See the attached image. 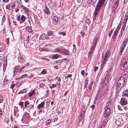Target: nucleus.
I'll use <instances>...</instances> for the list:
<instances>
[{
    "label": "nucleus",
    "instance_id": "nucleus-37",
    "mask_svg": "<svg viewBox=\"0 0 128 128\" xmlns=\"http://www.w3.org/2000/svg\"><path fill=\"white\" fill-rule=\"evenodd\" d=\"M19 105H20V108H22V106L23 105V102H20L19 104Z\"/></svg>",
    "mask_w": 128,
    "mask_h": 128
},
{
    "label": "nucleus",
    "instance_id": "nucleus-9",
    "mask_svg": "<svg viewBox=\"0 0 128 128\" xmlns=\"http://www.w3.org/2000/svg\"><path fill=\"white\" fill-rule=\"evenodd\" d=\"M112 68H110V69L108 70V71H106V76H105V78L106 79H109V78L110 77V70H111Z\"/></svg>",
    "mask_w": 128,
    "mask_h": 128
},
{
    "label": "nucleus",
    "instance_id": "nucleus-15",
    "mask_svg": "<svg viewBox=\"0 0 128 128\" xmlns=\"http://www.w3.org/2000/svg\"><path fill=\"white\" fill-rule=\"evenodd\" d=\"M85 113L84 111L83 110H82L80 112V115L79 116V119L81 120L83 118L84 115Z\"/></svg>",
    "mask_w": 128,
    "mask_h": 128
},
{
    "label": "nucleus",
    "instance_id": "nucleus-38",
    "mask_svg": "<svg viewBox=\"0 0 128 128\" xmlns=\"http://www.w3.org/2000/svg\"><path fill=\"white\" fill-rule=\"evenodd\" d=\"M48 34L49 36H51L53 34L52 31H50L47 33Z\"/></svg>",
    "mask_w": 128,
    "mask_h": 128
},
{
    "label": "nucleus",
    "instance_id": "nucleus-6",
    "mask_svg": "<svg viewBox=\"0 0 128 128\" xmlns=\"http://www.w3.org/2000/svg\"><path fill=\"white\" fill-rule=\"evenodd\" d=\"M128 40V39L127 38H126L124 41L123 42L122 44L120 47V50H124L126 44H127Z\"/></svg>",
    "mask_w": 128,
    "mask_h": 128
},
{
    "label": "nucleus",
    "instance_id": "nucleus-62",
    "mask_svg": "<svg viewBox=\"0 0 128 128\" xmlns=\"http://www.w3.org/2000/svg\"><path fill=\"white\" fill-rule=\"evenodd\" d=\"M68 78L72 76V75L71 74H68L67 76Z\"/></svg>",
    "mask_w": 128,
    "mask_h": 128
},
{
    "label": "nucleus",
    "instance_id": "nucleus-49",
    "mask_svg": "<svg viewBox=\"0 0 128 128\" xmlns=\"http://www.w3.org/2000/svg\"><path fill=\"white\" fill-rule=\"evenodd\" d=\"M98 68L97 66H95L94 68V71L95 72H96L98 70Z\"/></svg>",
    "mask_w": 128,
    "mask_h": 128
},
{
    "label": "nucleus",
    "instance_id": "nucleus-13",
    "mask_svg": "<svg viewBox=\"0 0 128 128\" xmlns=\"http://www.w3.org/2000/svg\"><path fill=\"white\" fill-rule=\"evenodd\" d=\"M58 18L57 16H54L53 18L52 22L53 23L56 24L58 22Z\"/></svg>",
    "mask_w": 128,
    "mask_h": 128
},
{
    "label": "nucleus",
    "instance_id": "nucleus-4",
    "mask_svg": "<svg viewBox=\"0 0 128 128\" xmlns=\"http://www.w3.org/2000/svg\"><path fill=\"white\" fill-rule=\"evenodd\" d=\"M104 111V117L107 118H108L111 112V110L110 108L108 107H105Z\"/></svg>",
    "mask_w": 128,
    "mask_h": 128
},
{
    "label": "nucleus",
    "instance_id": "nucleus-21",
    "mask_svg": "<svg viewBox=\"0 0 128 128\" xmlns=\"http://www.w3.org/2000/svg\"><path fill=\"white\" fill-rule=\"evenodd\" d=\"M118 32V31L117 30H116L114 32L112 37V38L114 40L115 39Z\"/></svg>",
    "mask_w": 128,
    "mask_h": 128
},
{
    "label": "nucleus",
    "instance_id": "nucleus-39",
    "mask_svg": "<svg viewBox=\"0 0 128 128\" xmlns=\"http://www.w3.org/2000/svg\"><path fill=\"white\" fill-rule=\"evenodd\" d=\"M100 93V92L99 91V90L98 91L96 96L95 98V100H96L98 98V96L99 94Z\"/></svg>",
    "mask_w": 128,
    "mask_h": 128
},
{
    "label": "nucleus",
    "instance_id": "nucleus-45",
    "mask_svg": "<svg viewBox=\"0 0 128 128\" xmlns=\"http://www.w3.org/2000/svg\"><path fill=\"white\" fill-rule=\"evenodd\" d=\"M15 85L14 84H12L10 86V88L13 90L15 86Z\"/></svg>",
    "mask_w": 128,
    "mask_h": 128
},
{
    "label": "nucleus",
    "instance_id": "nucleus-10",
    "mask_svg": "<svg viewBox=\"0 0 128 128\" xmlns=\"http://www.w3.org/2000/svg\"><path fill=\"white\" fill-rule=\"evenodd\" d=\"M40 39L42 40H45L46 39H49V37H48L46 34H42L40 35Z\"/></svg>",
    "mask_w": 128,
    "mask_h": 128
},
{
    "label": "nucleus",
    "instance_id": "nucleus-30",
    "mask_svg": "<svg viewBox=\"0 0 128 128\" xmlns=\"http://www.w3.org/2000/svg\"><path fill=\"white\" fill-rule=\"evenodd\" d=\"M26 29L29 32H32V30L30 27L27 26L26 28Z\"/></svg>",
    "mask_w": 128,
    "mask_h": 128
},
{
    "label": "nucleus",
    "instance_id": "nucleus-3",
    "mask_svg": "<svg viewBox=\"0 0 128 128\" xmlns=\"http://www.w3.org/2000/svg\"><path fill=\"white\" fill-rule=\"evenodd\" d=\"M122 63L121 64V67L123 70H126L128 68V60L124 58L121 59Z\"/></svg>",
    "mask_w": 128,
    "mask_h": 128
},
{
    "label": "nucleus",
    "instance_id": "nucleus-41",
    "mask_svg": "<svg viewBox=\"0 0 128 128\" xmlns=\"http://www.w3.org/2000/svg\"><path fill=\"white\" fill-rule=\"evenodd\" d=\"M34 93V92L33 91L32 92H30L28 96L30 97L32 96V95Z\"/></svg>",
    "mask_w": 128,
    "mask_h": 128
},
{
    "label": "nucleus",
    "instance_id": "nucleus-42",
    "mask_svg": "<svg viewBox=\"0 0 128 128\" xmlns=\"http://www.w3.org/2000/svg\"><path fill=\"white\" fill-rule=\"evenodd\" d=\"M46 69H44L42 71L41 73L43 74H45L46 73Z\"/></svg>",
    "mask_w": 128,
    "mask_h": 128
},
{
    "label": "nucleus",
    "instance_id": "nucleus-55",
    "mask_svg": "<svg viewBox=\"0 0 128 128\" xmlns=\"http://www.w3.org/2000/svg\"><path fill=\"white\" fill-rule=\"evenodd\" d=\"M97 16H94V15L93 16V20L94 21V20H95V19L96 18V17Z\"/></svg>",
    "mask_w": 128,
    "mask_h": 128
},
{
    "label": "nucleus",
    "instance_id": "nucleus-16",
    "mask_svg": "<svg viewBox=\"0 0 128 128\" xmlns=\"http://www.w3.org/2000/svg\"><path fill=\"white\" fill-rule=\"evenodd\" d=\"M119 1L116 0V1H114L113 4V5L114 8H116L118 7L119 4Z\"/></svg>",
    "mask_w": 128,
    "mask_h": 128
},
{
    "label": "nucleus",
    "instance_id": "nucleus-32",
    "mask_svg": "<svg viewBox=\"0 0 128 128\" xmlns=\"http://www.w3.org/2000/svg\"><path fill=\"white\" fill-rule=\"evenodd\" d=\"M127 74V71H124L123 72L122 74L123 76V77H126V76Z\"/></svg>",
    "mask_w": 128,
    "mask_h": 128
},
{
    "label": "nucleus",
    "instance_id": "nucleus-31",
    "mask_svg": "<svg viewBox=\"0 0 128 128\" xmlns=\"http://www.w3.org/2000/svg\"><path fill=\"white\" fill-rule=\"evenodd\" d=\"M59 56L57 54H54L52 57V59H56Z\"/></svg>",
    "mask_w": 128,
    "mask_h": 128
},
{
    "label": "nucleus",
    "instance_id": "nucleus-63",
    "mask_svg": "<svg viewBox=\"0 0 128 128\" xmlns=\"http://www.w3.org/2000/svg\"><path fill=\"white\" fill-rule=\"evenodd\" d=\"M56 85L55 84H52V88H54L56 86Z\"/></svg>",
    "mask_w": 128,
    "mask_h": 128
},
{
    "label": "nucleus",
    "instance_id": "nucleus-43",
    "mask_svg": "<svg viewBox=\"0 0 128 128\" xmlns=\"http://www.w3.org/2000/svg\"><path fill=\"white\" fill-rule=\"evenodd\" d=\"M29 39H26V45L28 46L29 45H28V44L29 43Z\"/></svg>",
    "mask_w": 128,
    "mask_h": 128
},
{
    "label": "nucleus",
    "instance_id": "nucleus-18",
    "mask_svg": "<svg viewBox=\"0 0 128 128\" xmlns=\"http://www.w3.org/2000/svg\"><path fill=\"white\" fill-rule=\"evenodd\" d=\"M44 12L47 14H48L50 13L49 10L48 8L46 7L44 8Z\"/></svg>",
    "mask_w": 128,
    "mask_h": 128
},
{
    "label": "nucleus",
    "instance_id": "nucleus-58",
    "mask_svg": "<svg viewBox=\"0 0 128 128\" xmlns=\"http://www.w3.org/2000/svg\"><path fill=\"white\" fill-rule=\"evenodd\" d=\"M20 7H21V8L23 10H24V8H25V7L24 6H21Z\"/></svg>",
    "mask_w": 128,
    "mask_h": 128
},
{
    "label": "nucleus",
    "instance_id": "nucleus-57",
    "mask_svg": "<svg viewBox=\"0 0 128 128\" xmlns=\"http://www.w3.org/2000/svg\"><path fill=\"white\" fill-rule=\"evenodd\" d=\"M44 84H40V87H42L44 86Z\"/></svg>",
    "mask_w": 128,
    "mask_h": 128
},
{
    "label": "nucleus",
    "instance_id": "nucleus-19",
    "mask_svg": "<svg viewBox=\"0 0 128 128\" xmlns=\"http://www.w3.org/2000/svg\"><path fill=\"white\" fill-rule=\"evenodd\" d=\"M97 38H95L93 42V44L92 46L95 48L97 43Z\"/></svg>",
    "mask_w": 128,
    "mask_h": 128
},
{
    "label": "nucleus",
    "instance_id": "nucleus-28",
    "mask_svg": "<svg viewBox=\"0 0 128 128\" xmlns=\"http://www.w3.org/2000/svg\"><path fill=\"white\" fill-rule=\"evenodd\" d=\"M120 120V119H118L116 120V124L117 126H119L121 124Z\"/></svg>",
    "mask_w": 128,
    "mask_h": 128
},
{
    "label": "nucleus",
    "instance_id": "nucleus-46",
    "mask_svg": "<svg viewBox=\"0 0 128 128\" xmlns=\"http://www.w3.org/2000/svg\"><path fill=\"white\" fill-rule=\"evenodd\" d=\"M24 67H21L19 70V71L20 72H21L22 71V69H24Z\"/></svg>",
    "mask_w": 128,
    "mask_h": 128
},
{
    "label": "nucleus",
    "instance_id": "nucleus-26",
    "mask_svg": "<svg viewBox=\"0 0 128 128\" xmlns=\"http://www.w3.org/2000/svg\"><path fill=\"white\" fill-rule=\"evenodd\" d=\"M62 52L64 53L65 54L68 55L69 54L68 50L66 49L63 48V50Z\"/></svg>",
    "mask_w": 128,
    "mask_h": 128
},
{
    "label": "nucleus",
    "instance_id": "nucleus-25",
    "mask_svg": "<svg viewBox=\"0 0 128 128\" xmlns=\"http://www.w3.org/2000/svg\"><path fill=\"white\" fill-rule=\"evenodd\" d=\"M21 20L22 21V22L21 21H20V24H21L22 23H23L25 20V17L24 16H22Z\"/></svg>",
    "mask_w": 128,
    "mask_h": 128
},
{
    "label": "nucleus",
    "instance_id": "nucleus-33",
    "mask_svg": "<svg viewBox=\"0 0 128 128\" xmlns=\"http://www.w3.org/2000/svg\"><path fill=\"white\" fill-rule=\"evenodd\" d=\"M93 83V81H92L91 83H90V84L89 86L88 87V88L90 90L92 89V86Z\"/></svg>",
    "mask_w": 128,
    "mask_h": 128
},
{
    "label": "nucleus",
    "instance_id": "nucleus-54",
    "mask_svg": "<svg viewBox=\"0 0 128 128\" xmlns=\"http://www.w3.org/2000/svg\"><path fill=\"white\" fill-rule=\"evenodd\" d=\"M24 10L26 12H28V9L25 7V8H24Z\"/></svg>",
    "mask_w": 128,
    "mask_h": 128
},
{
    "label": "nucleus",
    "instance_id": "nucleus-52",
    "mask_svg": "<svg viewBox=\"0 0 128 128\" xmlns=\"http://www.w3.org/2000/svg\"><path fill=\"white\" fill-rule=\"evenodd\" d=\"M84 70H82L81 72V74L83 76L84 75Z\"/></svg>",
    "mask_w": 128,
    "mask_h": 128
},
{
    "label": "nucleus",
    "instance_id": "nucleus-48",
    "mask_svg": "<svg viewBox=\"0 0 128 128\" xmlns=\"http://www.w3.org/2000/svg\"><path fill=\"white\" fill-rule=\"evenodd\" d=\"M22 93H25L26 92V89H24L23 90H21Z\"/></svg>",
    "mask_w": 128,
    "mask_h": 128
},
{
    "label": "nucleus",
    "instance_id": "nucleus-11",
    "mask_svg": "<svg viewBox=\"0 0 128 128\" xmlns=\"http://www.w3.org/2000/svg\"><path fill=\"white\" fill-rule=\"evenodd\" d=\"M128 12H127L126 13L125 16L124 18V20L123 22V24H124V26L126 25V24L128 19Z\"/></svg>",
    "mask_w": 128,
    "mask_h": 128
},
{
    "label": "nucleus",
    "instance_id": "nucleus-47",
    "mask_svg": "<svg viewBox=\"0 0 128 128\" xmlns=\"http://www.w3.org/2000/svg\"><path fill=\"white\" fill-rule=\"evenodd\" d=\"M30 64L28 63H26V64L24 65V68L26 67H27L28 66H30Z\"/></svg>",
    "mask_w": 128,
    "mask_h": 128
},
{
    "label": "nucleus",
    "instance_id": "nucleus-5",
    "mask_svg": "<svg viewBox=\"0 0 128 128\" xmlns=\"http://www.w3.org/2000/svg\"><path fill=\"white\" fill-rule=\"evenodd\" d=\"M120 104L122 105H126L128 103L126 98L125 97L122 98L120 102Z\"/></svg>",
    "mask_w": 128,
    "mask_h": 128
},
{
    "label": "nucleus",
    "instance_id": "nucleus-34",
    "mask_svg": "<svg viewBox=\"0 0 128 128\" xmlns=\"http://www.w3.org/2000/svg\"><path fill=\"white\" fill-rule=\"evenodd\" d=\"M51 122V121L50 120H47V121H46V124L47 126L48 125L50 124V123Z\"/></svg>",
    "mask_w": 128,
    "mask_h": 128
},
{
    "label": "nucleus",
    "instance_id": "nucleus-50",
    "mask_svg": "<svg viewBox=\"0 0 128 128\" xmlns=\"http://www.w3.org/2000/svg\"><path fill=\"white\" fill-rule=\"evenodd\" d=\"M110 104H111V103H107L105 107H108V106H109L110 105Z\"/></svg>",
    "mask_w": 128,
    "mask_h": 128
},
{
    "label": "nucleus",
    "instance_id": "nucleus-22",
    "mask_svg": "<svg viewBox=\"0 0 128 128\" xmlns=\"http://www.w3.org/2000/svg\"><path fill=\"white\" fill-rule=\"evenodd\" d=\"M44 102H42L41 103L38 105L37 106V108H40L42 107L44 105Z\"/></svg>",
    "mask_w": 128,
    "mask_h": 128
},
{
    "label": "nucleus",
    "instance_id": "nucleus-51",
    "mask_svg": "<svg viewBox=\"0 0 128 128\" xmlns=\"http://www.w3.org/2000/svg\"><path fill=\"white\" fill-rule=\"evenodd\" d=\"M123 28H122L121 32H122V30H123V31H124V28H125L126 25H125V26H124V24H123Z\"/></svg>",
    "mask_w": 128,
    "mask_h": 128
},
{
    "label": "nucleus",
    "instance_id": "nucleus-17",
    "mask_svg": "<svg viewBox=\"0 0 128 128\" xmlns=\"http://www.w3.org/2000/svg\"><path fill=\"white\" fill-rule=\"evenodd\" d=\"M18 60L19 62L20 63H23L24 61V59L22 58V56H20L18 58Z\"/></svg>",
    "mask_w": 128,
    "mask_h": 128
},
{
    "label": "nucleus",
    "instance_id": "nucleus-12",
    "mask_svg": "<svg viewBox=\"0 0 128 128\" xmlns=\"http://www.w3.org/2000/svg\"><path fill=\"white\" fill-rule=\"evenodd\" d=\"M109 56V52L108 51L106 53L104 56L103 57V60L104 61L107 60L108 57Z\"/></svg>",
    "mask_w": 128,
    "mask_h": 128
},
{
    "label": "nucleus",
    "instance_id": "nucleus-59",
    "mask_svg": "<svg viewBox=\"0 0 128 128\" xmlns=\"http://www.w3.org/2000/svg\"><path fill=\"white\" fill-rule=\"evenodd\" d=\"M124 108V110L126 111L127 110V109H128V108L126 106Z\"/></svg>",
    "mask_w": 128,
    "mask_h": 128
},
{
    "label": "nucleus",
    "instance_id": "nucleus-61",
    "mask_svg": "<svg viewBox=\"0 0 128 128\" xmlns=\"http://www.w3.org/2000/svg\"><path fill=\"white\" fill-rule=\"evenodd\" d=\"M38 112H39V113H40V112H42V110L41 109H38Z\"/></svg>",
    "mask_w": 128,
    "mask_h": 128
},
{
    "label": "nucleus",
    "instance_id": "nucleus-44",
    "mask_svg": "<svg viewBox=\"0 0 128 128\" xmlns=\"http://www.w3.org/2000/svg\"><path fill=\"white\" fill-rule=\"evenodd\" d=\"M28 76V75L26 74H24L22 76V78H24L27 77Z\"/></svg>",
    "mask_w": 128,
    "mask_h": 128
},
{
    "label": "nucleus",
    "instance_id": "nucleus-8",
    "mask_svg": "<svg viewBox=\"0 0 128 128\" xmlns=\"http://www.w3.org/2000/svg\"><path fill=\"white\" fill-rule=\"evenodd\" d=\"M19 68V67L18 66H15L13 69L14 74L13 76H14L16 74L17 72L18 71V69Z\"/></svg>",
    "mask_w": 128,
    "mask_h": 128
},
{
    "label": "nucleus",
    "instance_id": "nucleus-35",
    "mask_svg": "<svg viewBox=\"0 0 128 128\" xmlns=\"http://www.w3.org/2000/svg\"><path fill=\"white\" fill-rule=\"evenodd\" d=\"M106 61L103 60L102 64L101 66V68H103L106 64Z\"/></svg>",
    "mask_w": 128,
    "mask_h": 128
},
{
    "label": "nucleus",
    "instance_id": "nucleus-20",
    "mask_svg": "<svg viewBox=\"0 0 128 128\" xmlns=\"http://www.w3.org/2000/svg\"><path fill=\"white\" fill-rule=\"evenodd\" d=\"M122 95L123 96H126L128 97V90H125L122 93Z\"/></svg>",
    "mask_w": 128,
    "mask_h": 128
},
{
    "label": "nucleus",
    "instance_id": "nucleus-7",
    "mask_svg": "<svg viewBox=\"0 0 128 128\" xmlns=\"http://www.w3.org/2000/svg\"><path fill=\"white\" fill-rule=\"evenodd\" d=\"M24 106L26 107V108H28L29 110H28L30 111L32 107L31 104L30 105L29 102L27 100L25 102Z\"/></svg>",
    "mask_w": 128,
    "mask_h": 128
},
{
    "label": "nucleus",
    "instance_id": "nucleus-2",
    "mask_svg": "<svg viewBox=\"0 0 128 128\" xmlns=\"http://www.w3.org/2000/svg\"><path fill=\"white\" fill-rule=\"evenodd\" d=\"M125 84V80L124 77L121 76L118 82V85L119 86L118 87V90H120L124 86Z\"/></svg>",
    "mask_w": 128,
    "mask_h": 128
},
{
    "label": "nucleus",
    "instance_id": "nucleus-29",
    "mask_svg": "<svg viewBox=\"0 0 128 128\" xmlns=\"http://www.w3.org/2000/svg\"><path fill=\"white\" fill-rule=\"evenodd\" d=\"M10 5H11V7H12V9H11L12 10H13V8L15 6L16 4L14 2H13V3L11 2L10 3Z\"/></svg>",
    "mask_w": 128,
    "mask_h": 128
},
{
    "label": "nucleus",
    "instance_id": "nucleus-14",
    "mask_svg": "<svg viewBox=\"0 0 128 128\" xmlns=\"http://www.w3.org/2000/svg\"><path fill=\"white\" fill-rule=\"evenodd\" d=\"M63 50V48H61L55 49L54 50V52H58L60 53H61L62 52Z\"/></svg>",
    "mask_w": 128,
    "mask_h": 128
},
{
    "label": "nucleus",
    "instance_id": "nucleus-60",
    "mask_svg": "<svg viewBox=\"0 0 128 128\" xmlns=\"http://www.w3.org/2000/svg\"><path fill=\"white\" fill-rule=\"evenodd\" d=\"M90 107L92 108V109H93L95 107V105L94 104H93L92 106H91Z\"/></svg>",
    "mask_w": 128,
    "mask_h": 128
},
{
    "label": "nucleus",
    "instance_id": "nucleus-64",
    "mask_svg": "<svg viewBox=\"0 0 128 128\" xmlns=\"http://www.w3.org/2000/svg\"><path fill=\"white\" fill-rule=\"evenodd\" d=\"M124 128H128V124L126 125V126H125Z\"/></svg>",
    "mask_w": 128,
    "mask_h": 128
},
{
    "label": "nucleus",
    "instance_id": "nucleus-36",
    "mask_svg": "<svg viewBox=\"0 0 128 128\" xmlns=\"http://www.w3.org/2000/svg\"><path fill=\"white\" fill-rule=\"evenodd\" d=\"M86 22L88 24H90L91 22L90 20L88 19H86Z\"/></svg>",
    "mask_w": 128,
    "mask_h": 128
},
{
    "label": "nucleus",
    "instance_id": "nucleus-24",
    "mask_svg": "<svg viewBox=\"0 0 128 128\" xmlns=\"http://www.w3.org/2000/svg\"><path fill=\"white\" fill-rule=\"evenodd\" d=\"M88 79H86L84 80V88H86L88 84Z\"/></svg>",
    "mask_w": 128,
    "mask_h": 128
},
{
    "label": "nucleus",
    "instance_id": "nucleus-40",
    "mask_svg": "<svg viewBox=\"0 0 128 128\" xmlns=\"http://www.w3.org/2000/svg\"><path fill=\"white\" fill-rule=\"evenodd\" d=\"M3 101V98L1 95H0V103L2 102Z\"/></svg>",
    "mask_w": 128,
    "mask_h": 128
},
{
    "label": "nucleus",
    "instance_id": "nucleus-56",
    "mask_svg": "<svg viewBox=\"0 0 128 128\" xmlns=\"http://www.w3.org/2000/svg\"><path fill=\"white\" fill-rule=\"evenodd\" d=\"M9 0H2V1L5 3H7L8 2Z\"/></svg>",
    "mask_w": 128,
    "mask_h": 128
},
{
    "label": "nucleus",
    "instance_id": "nucleus-1",
    "mask_svg": "<svg viewBox=\"0 0 128 128\" xmlns=\"http://www.w3.org/2000/svg\"><path fill=\"white\" fill-rule=\"evenodd\" d=\"M106 0H99L97 5L96 6L94 12V15L97 16L98 13L100 9L104 4Z\"/></svg>",
    "mask_w": 128,
    "mask_h": 128
},
{
    "label": "nucleus",
    "instance_id": "nucleus-27",
    "mask_svg": "<svg viewBox=\"0 0 128 128\" xmlns=\"http://www.w3.org/2000/svg\"><path fill=\"white\" fill-rule=\"evenodd\" d=\"M94 48L93 47V46H91V48L90 49L89 54L91 55L92 53L93 50H94Z\"/></svg>",
    "mask_w": 128,
    "mask_h": 128
},
{
    "label": "nucleus",
    "instance_id": "nucleus-23",
    "mask_svg": "<svg viewBox=\"0 0 128 128\" xmlns=\"http://www.w3.org/2000/svg\"><path fill=\"white\" fill-rule=\"evenodd\" d=\"M107 121L108 120L107 119H106V120H105L103 121L101 126H103L104 127V128L107 122Z\"/></svg>",
    "mask_w": 128,
    "mask_h": 128
},
{
    "label": "nucleus",
    "instance_id": "nucleus-53",
    "mask_svg": "<svg viewBox=\"0 0 128 128\" xmlns=\"http://www.w3.org/2000/svg\"><path fill=\"white\" fill-rule=\"evenodd\" d=\"M2 114V111L0 110V118L1 117Z\"/></svg>",
    "mask_w": 128,
    "mask_h": 128
}]
</instances>
